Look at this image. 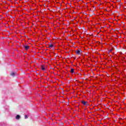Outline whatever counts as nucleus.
<instances>
[{
	"mask_svg": "<svg viewBox=\"0 0 126 126\" xmlns=\"http://www.w3.org/2000/svg\"><path fill=\"white\" fill-rule=\"evenodd\" d=\"M82 104H83V105H84V106H86V104H87V102H86L85 101H82Z\"/></svg>",
	"mask_w": 126,
	"mask_h": 126,
	"instance_id": "obj_3",
	"label": "nucleus"
},
{
	"mask_svg": "<svg viewBox=\"0 0 126 126\" xmlns=\"http://www.w3.org/2000/svg\"><path fill=\"white\" fill-rule=\"evenodd\" d=\"M75 53H76V54H77V55H80V54H81V52H80V50H76V51H75Z\"/></svg>",
	"mask_w": 126,
	"mask_h": 126,
	"instance_id": "obj_2",
	"label": "nucleus"
},
{
	"mask_svg": "<svg viewBox=\"0 0 126 126\" xmlns=\"http://www.w3.org/2000/svg\"><path fill=\"white\" fill-rule=\"evenodd\" d=\"M70 72L71 73H73V72H74V69H73V68L71 69Z\"/></svg>",
	"mask_w": 126,
	"mask_h": 126,
	"instance_id": "obj_7",
	"label": "nucleus"
},
{
	"mask_svg": "<svg viewBox=\"0 0 126 126\" xmlns=\"http://www.w3.org/2000/svg\"><path fill=\"white\" fill-rule=\"evenodd\" d=\"M11 75H14V73H12Z\"/></svg>",
	"mask_w": 126,
	"mask_h": 126,
	"instance_id": "obj_9",
	"label": "nucleus"
},
{
	"mask_svg": "<svg viewBox=\"0 0 126 126\" xmlns=\"http://www.w3.org/2000/svg\"><path fill=\"white\" fill-rule=\"evenodd\" d=\"M16 119L17 120H19V119H20V116H19V115H17L16 117Z\"/></svg>",
	"mask_w": 126,
	"mask_h": 126,
	"instance_id": "obj_6",
	"label": "nucleus"
},
{
	"mask_svg": "<svg viewBox=\"0 0 126 126\" xmlns=\"http://www.w3.org/2000/svg\"><path fill=\"white\" fill-rule=\"evenodd\" d=\"M41 68L42 70H45L46 69V67L44 66V65H41Z\"/></svg>",
	"mask_w": 126,
	"mask_h": 126,
	"instance_id": "obj_1",
	"label": "nucleus"
},
{
	"mask_svg": "<svg viewBox=\"0 0 126 126\" xmlns=\"http://www.w3.org/2000/svg\"><path fill=\"white\" fill-rule=\"evenodd\" d=\"M29 48H30L29 46H25V50H28V49H29Z\"/></svg>",
	"mask_w": 126,
	"mask_h": 126,
	"instance_id": "obj_5",
	"label": "nucleus"
},
{
	"mask_svg": "<svg viewBox=\"0 0 126 126\" xmlns=\"http://www.w3.org/2000/svg\"><path fill=\"white\" fill-rule=\"evenodd\" d=\"M28 118V117L27 116V115H25V119H27Z\"/></svg>",
	"mask_w": 126,
	"mask_h": 126,
	"instance_id": "obj_8",
	"label": "nucleus"
},
{
	"mask_svg": "<svg viewBox=\"0 0 126 126\" xmlns=\"http://www.w3.org/2000/svg\"><path fill=\"white\" fill-rule=\"evenodd\" d=\"M53 47H55V45L54 44H50L49 45V47L50 48V49H52V48H53Z\"/></svg>",
	"mask_w": 126,
	"mask_h": 126,
	"instance_id": "obj_4",
	"label": "nucleus"
}]
</instances>
